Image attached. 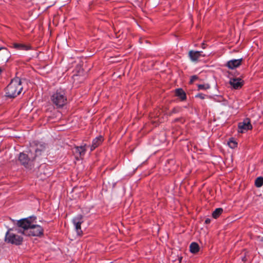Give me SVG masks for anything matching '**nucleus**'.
Masks as SVG:
<instances>
[{
  "label": "nucleus",
  "mask_w": 263,
  "mask_h": 263,
  "mask_svg": "<svg viewBox=\"0 0 263 263\" xmlns=\"http://www.w3.org/2000/svg\"><path fill=\"white\" fill-rule=\"evenodd\" d=\"M45 144L38 141L30 143L27 149L18 155V160L21 165L27 170H32L34 167L39 168L40 156L45 151Z\"/></svg>",
  "instance_id": "1"
},
{
  "label": "nucleus",
  "mask_w": 263,
  "mask_h": 263,
  "mask_svg": "<svg viewBox=\"0 0 263 263\" xmlns=\"http://www.w3.org/2000/svg\"><path fill=\"white\" fill-rule=\"evenodd\" d=\"M21 84V81L19 78L16 77L13 79L6 88V96L10 98L16 97L23 89Z\"/></svg>",
  "instance_id": "2"
},
{
  "label": "nucleus",
  "mask_w": 263,
  "mask_h": 263,
  "mask_svg": "<svg viewBox=\"0 0 263 263\" xmlns=\"http://www.w3.org/2000/svg\"><path fill=\"white\" fill-rule=\"evenodd\" d=\"M16 233L23 232L22 230L16 227L9 229L6 233L5 241L7 243L16 246L21 245L23 241V237L16 234Z\"/></svg>",
  "instance_id": "3"
},
{
  "label": "nucleus",
  "mask_w": 263,
  "mask_h": 263,
  "mask_svg": "<svg viewBox=\"0 0 263 263\" xmlns=\"http://www.w3.org/2000/svg\"><path fill=\"white\" fill-rule=\"evenodd\" d=\"M51 101L57 108L63 107L67 102L65 90L61 88L57 89L51 96Z\"/></svg>",
  "instance_id": "4"
},
{
  "label": "nucleus",
  "mask_w": 263,
  "mask_h": 263,
  "mask_svg": "<svg viewBox=\"0 0 263 263\" xmlns=\"http://www.w3.org/2000/svg\"><path fill=\"white\" fill-rule=\"evenodd\" d=\"M36 217L34 216H31L27 218L21 219L17 221V226L20 228L23 229L22 233L24 234V231L27 233L30 229L32 223L35 221Z\"/></svg>",
  "instance_id": "5"
},
{
  "label": "nucleus",
  "mask_w": 263,
  "mask_h": 263,
  "mask_svg": "<svg viewBox=\"0 0 263 263\" xmlns=\"http://www.w3.org/2000/svg\"><path fill=\"white\" fill-rule=\"evenodd\" d=\"M72 222L77 234L78 235L82 234L83 232L81 229V224L84 222L83 215L79 214L74 217L72 218Z\"/></svg>",
  "instance_id": "6"
},
{
  "label": "nucleus",
  "mask_w": 263,
  "mask_h": 263,
  "mask_svg": "<svg viewBox=\"0 0 263 263\" xmlns=\"http://www.w3.org/2000/svg\"><path fill=\"white\" fill-rule=\"evenodd\" d=\"M27 233L29 236H40L43 234V229L40 225L32 223Z\"/></svg>",
  "instance_id": "7"
},
{
  "label": "nucleus",
  "mask_w": 263,
  "mask_h": 263,
  "mask_svg": "<svg viewBox=\"0 0 263 263\" xmlns=\"http://www.w3.org/2000/svg\"><path fill=\"white\" fill-rule=\"evenodd\" d=\"M238 127V132L241 133L249 129H251L252 128V125L250 123V120L249 118H246L243 122L239 123Z\"/></svg>",
  "instance_id": "8"
},
{
  "label": "nucleus",
  "mask_w": 263,
  "mask_h": 263,
  "mask_svg": "<svg viewBox=\"0 0 263 263\" xmlns=\"http://www.w3.org/2000/svg\"><path fill=\"white\" fill-rule=\"evenodd\" d=\"M202 51L191 50L189 51V56L192 62H196L198 61L200 57H204L206 55L205 54H202Z\"/></svg>",
  "instance_id": "9"
},
{
  "label": "nucleus",
  "mask_w": 263,
  "mask_h": 263,
  "mask_svg": "<svg viewBox=\"0 0 263 263\" xmlns=\"http://www.w3.org/2000/svg\"><path fill=\"white\" fill-rule=\"evenodd\" d=\"M242 61V58L238 59H232L227 62L226 66L231 69H233L239 67Z\"/></svg>",
  "instance_id": "10"
},
{
  "label": "nucleus",
  "mask_w": 263,
  "mask_h": 263,
  "mask_svg": "<svg viewBox=\"0 0 263 263\" xmlns=\"http://www.w3.org/2000/svg\"><path fill=\"white\" fill-rule=\"evenodd\" d=\"M243 81L240 78H233L230 80V84L235 89H238L243 85Z\"/></svg>",
  "instance_id": "11"
},
{
  "label": "nucleus",
  "mask_w": 263,
  "mask_h": 263,
  "mask_svg": "<svg viewBox=\"0 0 263 263\" xmlns=\"http://www.w3.org/2000/svg\"><path fill=\"white\" fill-rule=\"evenodd\" d=\"M103 138L102 136H100L95 138L92 142V144L89 145L90 151L92 152L98 146H99L103 142Z\"/></svg>",
  "instance_id": "12"
},
{
  "label": "nucleus",
  "mask_w": 263,
  "mask_h": 263,
  "mask_svg": "<svg viewBox=\"0 0 263 263\" xmlns=\"http://www.w3.org/2000/svg\"><path fill=\"white\" fill-rule=\"evenodd\" d=\"M176 96L179 98L182 101H184L186 99V96L185 91L181 88H177L175 90Z\"/></svg>",
  "instance_id": "13"
},
{
  "label": "nucleus",
  "mask_w": 263,
  "mask_h": 263,
  "mask_svg": "<svg viewBox=\"0 0 263 263\" xmlns=\"http://www.w3.org/2000/svg\"><path fill=\"white\" fill-rule=\"evenodd\" d=\"M13 46L15 49L22 50H29L31 49L30 46L26 45L25 44L14 43Z\"/></svg>",
  "instance_id": "14"
},
{
  "label": "nucleus",
  "mask_w": 263,
  "mask_h": 263,
  "mask_svg": "<svg viewBox=\"0 0 263 263\" xmlns=\"http://www.w3.org/2000/svg\"><path fill=\"white\" fill-rule=\"evenodd\" d=\"M213 100L215 102L221 103L222 105L227 106L228 104L227 100L223 98L222 96L216 95L213 97Z\"/></svg>",
  "instance_id": "15"
},
{
  "label": "nucleus",
  "mask_w": 263,
  "mask_h": 263,
  "mask_svg": "<svg viewBox=\"0 0 263 263\" xmlns=\"http://www.w3.org/2000/svg\"><path fill=\"white\" fill-rule=\"evenodd\" d=\"M199 247L197 243L192 242L190 246V252L192 253H196L199 251Z\"/></svg>",
  "instance_id": "16"
},
{
  "label": "nucleus",
  "mask_w": 263,
  "mask_h": 263,
  "mask_svg": "<svg viewBox=\"0 0 263 263\" xmlns=\"http://www.w3.org/2000/svg\"><path fill=\"white\" fill-rule=\"evenodd\" d=\"M223 212V209L221 208L216 209L212 213V216L215 219L217 218Z\"/></svg>",
  "instance_id": "17"
},
{
  "label": "nucleus",
  "mask_w": 263,
  "mask_h": 263,
  "mask_svg": "<svg viewBox=\"0 0 263 263\" xmlns=\"http://www.w3.org/2000/svg\"><path fill=\"white\" fill-rule=\"evenodd\" d=\"M86 145L85 144L83 146H77L76 147V152L79 153L80 155H84L86 152Z\"/></svg>",
  "instance_id": "18"
},
{
  "label": "nucleus",
  "mask_w": 263,
  "mask_h": 263,
  "mask_svg": "<svg viewBox=\"0 0 263 263\" xmlns=\"http://www.w3.org/2000/svg\"><path fill=\"white\" fill-rule=\"evenodd\" d=\"M255 185L257 187H261L263 185V177H257L255 181Z\"/></svg>",
  "instance_id": "19"
},
{
  "label": "nucleus",
  "mask_w": 263,
  "mask_h": 263,
  "mask_svg": "<svg viewBox=\"0 0 263 263\" xmlns=\"http://www.w3.org/2000/svg\"><path fill=\"white\" fill-rule=\"evenodd\" d=\"M228 145L231 148H234L237 147V143L234 141L233 139H231L228 142Z\"/></svg>",
  "instance_id": "20"
},
{
  "label": "nucleus",
  "mask_w": 263,
  "mask_h": 263,
  "mask_svg": "<svg viewBox=\"0 0 263 263\" xmlns=\"http://www.w3.org/2000/svg\"><path fill=\"white\" fill-rule=\"evenodd\" d=\"M210 85L206 83V84H199L198 85V89L199 90H206L209 88H210Z\"/></svg>",
  "instance_id": "21"
},
{
  "label": "nucleus",
  "mask_w": 263,
  "mask_h": 263,
  "mask_svg": "<svg viewBox=\"0 0 263 263\" xmlns=\"http://www.w3.org/2000/svg\"><path fill=\"white\" fill-rule=\"evenodd\" d=\"M206 96H207L202 93H198L195 95V98H200V99L203 100L205 98Z\"/></svg>",
  "instance_id": "22"
},
{
  "label": "nucleus",
  "mask_w": 263,
  "mask_h": 263,
  "mask_svg": "<svg viewBox=\"0 0 263 263\" xmlns=\"http://www.w3.org/2000/svg\"><path fill=\"white\" fill-rule=\"evenodd\" d=\"M2 50H4V54H6L7 57H9L10 53L6 48L0 47V51Z\"/></svg>",
  "instance_id": "23"
},
{
  "label": "nucleus",
  "mask_w": 263,
  "mask_h": 263,
  "mask_svg": "<svg viewBox=\"0 0 263 263\" xmlns=\"http://www.w3.org/2000/svg\"><path fill=\"white\" fill-rule=\"evenodd\" d=\"M198 77L197 76L194 75L192 76L191 78V82H194L195 80L197 79Z\"/></svg>",
  "instance_id": "24"
},
{
  "label": "nucleus",
  "mask_w": 263,
  "mask_h": 263,
  "mask_svg": "<svg viewBox=\"0 0 263 263\" xmlns=\"http://www.w3.org/2000/svg\"><path fill=\"white\" fill-rule=\"evenodd\" d=\"M210 221H211V220H210V219L207 218V219H205V223H207V224H208V223H209L210 222Z\"/></svg>",
  "instance_id": "25"
},
{
  "label": "nucleus",
  "mask_w": 263,
  "mask_h": 263,
  "mask_svg": "<svg viewBox=\"0 0 263 263\" xmlns=\"http://www.w3.org/2000/svg\"><path fill=\"white\" fill-rule=\"evenodd\" d=\"M205 47H206L205 44L204 43H202V44H201V48L202 49H205Z\"/></svg>",
  "instance_id": "26"
},
{
  "label": "nucleus",
  "mask_w": 263,
  "mask_h": 263,
  "mask_svg": "<svg viewBox=\"0 0 263 263\" xmlns=\"http://www.w3.org/2000/svg\"><path fill=\"white\" fill-rule=\"evenodd\" d=\"M241 260L243 261H245L246 260V256H242L241 257Z\"/></svg>",
  "instance_id": "27"
},
{
  "label": "nucleus",
  "mask_w": 263,
  "mask_h": 263,
  "mask_svg": "<svg viewBox=\"0 0 263 263\" xmlns=\"http://www.w3.org/2000/svg\"><path fill=\"white\" fill-rule=\"evenodd\" d=\"M173 112H176L175 109H173Z\"/></svg>",
  "instance_id": "28"
}]
</instances>
